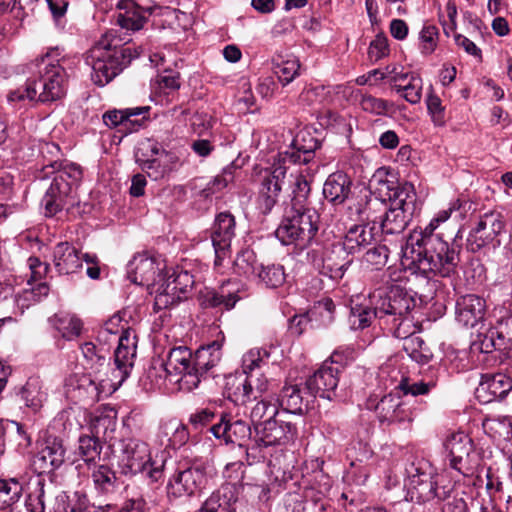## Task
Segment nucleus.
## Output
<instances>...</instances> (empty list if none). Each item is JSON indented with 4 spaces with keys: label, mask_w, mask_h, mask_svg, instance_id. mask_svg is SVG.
I'll return each instance as SVG.
<instances>
[{
    "label": "nucleus",
    "mask_w": 512,
    "mask_h": 512,
    "mask_svg": "<svg viewBox=\"0 0 512 512\" xmlns=\"http://www.w3.org/2000/svg\"><path fill=\"white\" fill-rule=\"evenodd\" d=\"M444 446L450 458L462 457L473 452L471 438L463 432L452 433L447 437Z\"/></svg>",
    "instance_id": "a18cd8bd"
},
{
    "label": "nucleus",
    "mask_w": 512,
    "mask_h": 512,
    "mask_svg": "<svg viewBox=\"0 0 512 512\" xmlns=\"http://www.w3.org/2000/svg\"><path fill=\"white\" fill-rule=\"evenodd\" d=\"M320 216L316 209L286 207L282 221L275 231L283 245L295 244L304 247L315 237L319 229Z\"/></svg>",
    "instance_id": "9d476101"
},
{
    "label": "nucleus",
    "mask_w": 512,
    "mask_h": 512,
    "mask_svg": "<svg viewBox=\"0 0 512 512\" xmlns=\"http://www.w3.org/2000/svg\"><path fill=\"white\" fill-rule=\"evenodd\" d=\"M257 278L267 288L280 287L286 279L284 267L280 264L260 265Z\"/></svg>",
    "instance_id": "09e8293b"
},
{
    "label": "nucleus",
    "mask_w": 512,
    "mask_h": 512,
    "mask_svg": "<svg viewBox=\"0 0 512 512\" xmlns=\"http://www.w3.org/2000/svg\"><path fill=\"white\" fill-rule=\"evenodd\" d=\"M225 394L236 405H245L253 400L251 386L243 373L229 375L226 378Z\"/></svg>",
    "instance_id": "c9c22d12"
},
{
    "label": "nucleus",
    "mask_w": 512,
    "mask_h": 512,
    "mask_svg": "<svg viewBox=\"0 0 512 512\" xmlns=\"http://www.w3.org/2000/svg\"><path fill=\"white\" fill-rule=\"evenodd\" d=\"M310 190V184L306 177L301 173L295 175L292 185V198L288 207H294L298 209H313L309 206L308 202Z\"/></svg>",
    "instance_id": "de8ad7c7"
},
{
    "label": "nucleus",
    "mask_w": 512,
    "mask_h": 512,
    "mask_svg": "<svg viewBox=\"0 0 512 512\" xmlns=\"http://www.w3.org/2000/svg\"><path fill=\"white\" fill-rule=\"evenodd\" d=\"M303 401L304 398L298 385H285L279 394L276 404L278 408H282L286 413L302 414Z\"/></svg>",
    "instance_id": "58836bf2"
},
{
    "label": "nucleus",
    "mask_w": 512,
    "mask_h": 512,
    "mask_svg": "<svg viewBox=\"0 0 512 512\" xmlns=\"http://www.w3.org/2000/svg\"><path fill=\"white\" fill-rule=\"evenodd\" d=\"M270 352L265 348L251 349L244 354L242 359L243 374L256 373L258 369L268 364Z\"/></svg>",
    "instance_id": "4d7b16f0"
},
{
    "label": "nucleus",
    "mask_w": 512,
    "mask_h": 512,
    "mask_svg": "<svg viewBox=\"0 0 512 512\" xmlns=\"http://www.w3.org/2000/svg\"><path fill=\"white\" fill-rule=\"evenodd\" d=\"M320 146L321 142L310 131L302 130L297 133L290 147L279 154V161L283 164H307Z\"/></svg>",
    "instance_id": "b1692460"
},
{
    "label": "nucleus",
    "mask_w": 512,
    "mask_h": 512,
    "mask_svg": "<svg viewBox=\"0 0 512 512\" xmlns=\"http://www.w3.org/2000/svg\"><path fill=\"white\" fill-rule=\"evenodd\" d=\"M50 167L54 170L55 176L42 198V205L46 215L54 216L73 198V191L82 179V169L75 163L56 161Z\"/></svg>",
    "instance_id": "1a4fd4ad"
},
{
    "label": "nucleus",
    "mask_w": 512,
    "mask_h": 512,
    "mask_svg": "<svg viewBox=\"0 0 512 512\" xmlns=\"http://www.w3.org/2000/svg\"><path fill=\"white\" fill-rule=\"evenodd\" d=\"M234 270L237 274L245 277L257 276L259 266L255 253L249 249L239 252L234 260Z\"/></svg>",
    "instance_id": "bf43d9fd"
},
{
    "label": "nucleus",
    "mask_w": 512,
    "mask_h": 512,
    "mask_svg": "<svg viewBox=\"0 0 512 512\" xmlns=\"http://www.w3.org/2000/svg\"><path fill=\"white\" fill-rule=\"evenodd\" d=\"M459 253V246L448 243L442 237H432L426 240L424 247L402 255L401 265L406 271L428 279L434 276L451 277L457 271Z\"/></svg>",
    "instance_id": "20e7f679"
},
{
    "label": "nucleus",
    "mask_w": 512,
    "mask_h": 512,
    "mask_svg": "<svg viewBox=\"0 0 512 512\" xmlns=\"http://www.w3.org/2000/svg\"><path fill=\"white\" fill-rule=\"evenodd\" d=\"M512 390V379L504 373L485 374L476 388V397L481 403L501 400Z\"/></svg>",
    "instance_id": "bb28decb"
},
{
    "label": "nucleus",
    "mask_w": 512,
    "mask_h": 512,
    "mask_svg": "<svg viewBox=\"0 0 512 512\" xmlns=\"http://www.w3.org/2000/svg\"><path fill=\"white\" fill-rule=\"evenodd\" d=\"M16 395L32 412L40 411L47 401L48 393L44 387L43 381L39 377H30L26 383L21 386Z\"/></svg>",
    "instance_id": "72a5a7b5"
},
{
    "label": "nucleus",
    "mask_w": 512,
    "mask_h": 512,
    "mask_svg": "<svg viewBox=\"0 0 512 512\" xmlns=\"http://www.w3.org/2000/svg\"><path fill=\"white\" fill-rule=\"evenodd\" d=\"M439 226L438 223H436L433 218L428 223V225L421 230L420 232L414 231L412 232L405 244L401 247L402 255L406 254V252H413L415 250H419L420 248L424 247V243L427 239L432 237H441L439 234L435 233V230Z\"/></svg>",
    "instance_id": "49530a36"
},
{
    "label": "nucleus",
    "mask_w": 512,
    "mask_h": 512,
    "mask_svg": "<svg viewBox=\"0 0 512 512\" xmlns=\"http://www.w3.org/2000/svg\"><path fill=\"white\" fill-rule=\"evenodd\" d=\"M486 302L477 295L461 296L456 302V320L465 327H476L484 321Z\"/></svg>",
    "instance_id": "cd10ccee"
},
{
    "label": "nucleus",
    "mask_w": 512,
    "mask_h": 512,
    "mask_svg": "<svg viewBox=\"0 0 512 512\" xmlns=\"http://www.w3.org/2000/svg\"><path fill=\"white\" fill-rule=\"evenodd\" d=\"M505 230V221L499 212H486L479 217L474 227L470 230L466 245L473 253L486 247L497 248L501 245L499 236Z\"/></svg>",
    "instance_id": "2eb2a0df"
},
{
    "label": "nucleus",
    "mask_w": 512,
    "mask_h": 512,
    "mask_svg": "<svg viewBox=\"0 0 512 512\" xmlns=\"http://www.w3.org/2000/svg\"><path fill=\"white\" fill-rule=\"evenodd\" d=\"M380 322L385 325L388 331L395 338L402 339L404 342L411 337H418V335H415V326L409 315L391 318Z\"/></svg>",
    "instance_id": "c03bdc74"
},
{
    "label": "nucleus",
    "mask_w": 512,
    "mask_h": 512,
    "mask_svg": "<svg viewBox=\"0 0 512 512\" xmlns=\"http://www.w3.org/2000/svg\"><path fill=\"white\" fill-rule=\"evenodd\" d=\"M426 106L428 114L436 127H443L446 124V111L442 105V101L433 92L429 93L426 98Z\"/></svg>",
    "instance_id": "69168bd1"
},
{
    "label": "nucleus",
    "mask_w": 512,
    "mask_h": 512,
    "mask_svg": "<svg viewBox=\"0 0 512 512\" xmlns=\"http://www.w3.org/2000/svg\"><path fill=\"white\" fill-rule=\"evenodd\" d=\"M286 170V166L283 163H279L270 169H265L262 173L258 203L259 208L264 214L271 212L277 203L282 183L286 176Z\"/></svg>",
    "instance_id": "aec40b11"
},
{
    "label": "nucleus",
    "mask_w": 512,
    "mask_h": 512,
    "mask_svg": "<svg viewBox=\"0 0 512 512\" xmlns=\"http://www.w3.org/2000/svg\"><path fill=\"white\" fill-rule=\"evenodd\" d=\"M162 146L153 139H144L140 141L135 150V160L140 165L148 163L157 156H167V152L161 148Z\"/></svg>",
    "instance_id": "5fc2aeb1"
},
{
    "label": "nucleus",
    "mask_w": 512,
    "mask_h": 512,
    "mask_svg": "<svg viewBox=\"0 0 512 512\" xmlns=\"http://www.w3.org/2000/svg\"><path fill=\"white\" fill-rule=\"evenodd\" d=\"M257 440L264 446L287 444L295 440L297 428L294 424L275 418L256 424Z\"/></svg>",
    "instance_id": "5701e85b"
},
{
    "label": "nucleus",
    "mask_w": 512,
    "mask_h": 512,
    "mask_svg": "<svg viewBox=\"0 0 512 512\" xmlns=\"http://www.w3.org/2000/svg\"><path fill=\"white\" fill-rule=\"evenodd\" d=\"M160 9L153 1L144 4L143 0H120L114 22L124 36L117 35V30L111 29L89 50L86 63L92 68V80L98 86H105L116 77L131 61L139 56V51L131 46L130 32L143 28L149 15Z\"/></svg>",
    "instance_id": "f257e3e1"
},
{
    "label": "nucleus",
    "mask_w": 512,
    "mask_h": 512,
    "mask_svg": "<svg viewBox=\"0 0 512 512\" xmlns=\"http://www.w3.org/2000/svg\"><path fill=\"white\" fill-rule=\"evenodd\" d=\"M239 489L235 484L225 483L203 502V512H237Z\"/></svg>",
    "instance_id": "c85d7f7f"
},
{
    "label": "nucleus",
    "mask_w": 512,
    "mask_h": 512,
    "mask_svg": "<svg viewBox=\"0 0 512 512\" xmlns=\"http://www.w3.org/2000/svg\"><path fill=\"white\" fill-rule=\"evenodd\" d=\"M164 268L165 265L157 258L147 253L137 254L127 264V277L136 285L149 287L161 278Z\"/></svg>",
    "instance_id": "412c9836"
},
{
    "label": "nucleus",
    "mask_w": 512,
    "mask_h": 512,
    "mask_svg": "<svg viewBox=\"0 0 512 512\" xmlns=\"http://www.w3.org/2000/svg\"><path fill=\"white\" fill-rule=\"evenodd\" d=\"M377 177L370 181V190L360 191L357 195H353L347 203V215L352 221L365 223H379L383 213L387 210V197H381L375 193L377 183L371 185Z\"/></svg>",
    "instance_id": "4468645a"
},
{
    "label": "nucleus",
    "mask_w": 512,
    "mask_h": 512,
    "mask_svg": "<svg viewBox=\"0 0 512 512\" xmlns=\"http://www.w3.org/2000/svg\"><path fill=\"white\" fill-rule=\"evenodd\" d=\"M240 300L238 288L230 281L224 282L218 289L206 291L201 298V305L204 308H218L220 310H231Z\"/></svg>",
    "instance_id": "c756f323"
},
{
    "label": "nucleus",
    "mask_w": 512,
    "mask_h": 512,
    "mask_svg": "<svg viewBox=\"0 0 512 512\" xmlns=\"http://www.w3.org/2000/svg\"><path fill=\"white\" fill-rule=\"evenodd\" d=\"M300 62L297 58H290L275 62L273 65V73L279 82L286 86L300 75Z\"/></svg>",
    "instance_id": "603ef678"
},
{
    "label": "nucleus",
    "mask_w": 512,
    "mask_h": 512,
    "mask_svg": "<svg viewBox=\"0 0 512 512\" xmlns=\"http://www.w3.org/2000/svg\"><path fill=\"white\" fill-rule=\"evenodd\" d=\"M159 372H164L165 379L176 384L181 391L191 392L199 385V378L194 373L193 353L186 346L172 348L165 361L149 368L147 377L151 381L155 379V384L160 386L157 379Z\"/></svg>",
    "instance_id": "6e6552de"
},
{
    "label": "nucleus",
    "mask_w": 512,
    "mask_h": 512,
    "mask_svg": "<svg viewBox=\"0 0 512 512\" xmlns=\"http://www.w3.org/2000/svg\"><path fill=\"white\" fill-rule=\"evenodd\" d=\"M167 156H157L148 163L141 166V169L146 172L149 178L152 180L163 179L171 171L170 166L167 164Z\"/></svg>",
    "instance_id": "338daca9"
},
{
    "label": "nucleus",
    "mask_w": 512,
    "mask_h": 512,
    "mask_svg": "<svg viewBox=\"0 0 512 512\" xmlns=\"http://www.w3.org/2000/svg\"><path fill=\"white\" fill-rule=\"evenodd\" d=\"M372 228L363 224H355L349 228L344 239L338 243L351 255L360 252L373 241Z\"/></svg>",
    "instance_id": "f704fd0d"
},
{
    "label": "nucleus",
    "mask_w": 512,
    "mask_h": 512,
    "mask_svg": "<svg viewBox=\"0 0 512 512\" xmlns=\"http://www.w3.org/2000/svg\"><path fill=\"white\" fill-rule=\"evenodd\" d=\"M493 328L495 335L500 339L498 345H505L509 355L512 347V315L501 318Z\"/></svg>",
    "instance_id": "774afa93"
},
{
    "label": "nucleus",
    "mask_w": 512,
    "mask_h": 512,
    "mask_svg": "<svg viewBox=\"0 0 512 512\" xmlns=\"http://www.w3.org/2000/svg\"><path fill=\"white\" fill-rule=\"evenodd\" d=\"M370 298L376 301L380 321L409 315L415 307L413 297L399 286H391L388 290L378 289Z\"/></svg>",
    "instance_id": "dca6fc26"
},
{
    "label": "nucleus",
    "mask_w": 512,
    "mask_h": 512,
    "mask_svg": "<svg viewBox=\"0 0 512 512\" xmlns=\"http://www.w3.org/2000/svg\"><path fill=\"white\" fill-rule=\"evenodd\" d=\"M50 321L62 334V337L67 340H72L81 333L82 322L74 315L66 313L55 314Z\"/></svg>",
    "instance_id": "37998d69"
},
{
    "label": "nucleus",
    "mask_w": 512,
    "mask_h": 512,
    "mask_svg": "<svg viewBox=\"0 0 512 512\" xmlns=\"http://www.w3.org/2000/svg\"><path fill=\"white\" fill-rule=\"evenodd\" d=\"M375 412L378 420L388 425L410 423L414 419V412L408 399H405L398 391L383 396L375 406Z\"/></svg>",
    "instance_id": "f3484780"
},
{
    "label": "nucleus",
    "mask_w": 512,
    "mask_h": 512,
    "mask_svg": "<svg viewBox=\"0 0 512 512\" xmlns=\"http://www.w3.org/2000/svg\"><path fill=\"white\" fill-rule=\"evenodd\" d=\"M498 343H500V339L495 335L494 328L491 327L486 332L478 333L477 339L472 344V348L486 354L494 350H499L507 355L506 346H500Z\"/></svg>",
    "instance_id": "13d9d810"
},
{
    "label": "nucleus",
    "mask_w": 512,
    "mask_h": 512,
    "mask_svg": "<svg viewBox=\"0 0 512 512\" xmlns=\"http://www.w3.org/2000/svg\"><path fill=\"white\" fill-rule=\"evenodd\" d=\"M375 193L387 197V210L384 211L380 227L384 234H400L421 210L413 184L409 182L395 183L387 179H375Z\"/></svg>",
    "instance_id": "39448f33"
},
{
    "label": "nucleus",
    "mask_w": 512,
    "mask_h": 512,
    "mask_svg": "<svg viewBox=\"0 0 512 512\" xmlns=\"http://www.w3.org/2000/svg\"><path fill=\"white\" fill-rule=\"evenodd\" d=\"M82 354L85 358V369L92 371L94 374H101L107 368V360L96 349L91 342H86L81 346Z\"/></svg>",
    "instance_id": "6e6d98bb"
},
{
    "label": "nucleus",
    "mask_w": 512,
    "mask_h": 512,
    "mask_svg": "<svg viewBox=\"0 0 512 512\" xmlns=\"http://www.w3.org/2000/svg\"><path fill=\"white\" fill-rule=\"evenodd\" d=\"M307 260L320 274L340 280L353 262V257L338 243L315 247L307 252Z\"/></svg>",
    "instance_id": "ddd939ff"
},
{
    "label": "nucleus",
    "mask_w": 512,
    "mask_h": 512,
    "mask_svg": "<svg viewBox=\"0 0 512 512\" xmlns=\"http://www.w3.org/2000/svg\"><path fill=\"white\" fill-rule=\"evenodd\" d=\"M194 373L199 378V383L206 373L216 367L222 358V343L213 341L200 347L193 353Z\"/></svg>",
    "instance_id": "2f4dec72"
},
{
    "label": "nucleus",
    "mask_w": 512,
    "mask_h": 512,
    "mask_svg": "<svg viewBox=\"0 0 512 512\" xmlns=\"http://www.w3.org/2000/svg\"><path fill=\"white\" fill-rule=\"evenodd\" d=\"M403 349L413 361L422 365L427 364L433 357L431 350L420 336L407 339Z\"/></svg>",
    "instance_id": "3c124183"
},
{
    "label": "nucleus",
    "mask_w": 512,
    "mask_h": 512,
    "mask_svg": "<svg viewBox=\"0 0 512 512\" xmlns=\"http://www.w3.org/2000/svg\"><path fill=\"white\" fill-rule=\"evenodd\" d=\"M209 466L206 463L180 462L167 484V493L175 498L191 497L205 488Z\"/></svg>",
    "instance_id": "9b49d317"
},
{
    "label": "nucleus",
    "mask_w": 512,
    "mask_h": 512,
    "mask_svg": "<svg viewBox=\"0 0 512 512\" xmlns=\"http://www.w3.org/2000/svg\"><path fill=\"white\" fill-rule=\"evenodd\" d=\"M137 341L134 331L125 330L118 339L114 353V368L108 378L92 371L75 375L69 382V393L78 400L97 402L114 393L129 377L136 357Z\"/></svg>",
    "instance_id": "f03ea898"
},
{
    "label": "nucleus",
    "mask_w": 512,
    "mask_h": 512,
    "mask_svg": "<svg viewBox=\"0 0 512 512\" xmlns=\"http://www.w3.org/2000/svg\"><path fill=\"white\" fill-rule=\"evenodd\" d=\"M233 172L234 167L232 165L225 167L221 174L215 176L203 189H201V196L208 198L226 188L234 179Z\"/></svg>",
    "instance_id": "680f3d73"
},
{
    "label": "nucleus",
    "mask_w": 512,
    "mask_h": 512,
    "mask_svg": "<svg viewBox=\"0 0 512 512\" xmlns=\"http://www.w3.org/2000/svg\"><path fill=\"white\" fill-rule=\"evenodd\" d=\"M83 254L68 242L58 243L53 250V263L59 274H71L82 268Z\"/></svg>",
    "instance_id": "7c9ffc66"
},
{
    "label": "nucleus",
    "mask_w": 512,
    "mask_h": 512,
    "mask_svg": "<svg viewBox=\"0 0 512 512\" xmlns=\"http://www.w3.org/2000/svg\"><path fill=\"white\" fill-rule=\"evenodd\" d=\"M65 458V449L62 441L53 438L46 441L45 446L33 457L32 467L37 473L36 476L50 473L59 468Z\"/></svg>",
    "instance_id": "a878e982"
},
{
    "label": "nucleus",
    "mask_w": 512,
    "mask_h": 512,
    "mask_svg": "<svg viewBox=\"0 0 512 512\" xmlns=\"http://www.w3.org/2000/svg\"><path fill=\"white\" fill-rule=\"evenodd\" d=\"M352 182L349 176L344 172H334L328 176L323 186V195L325 199L335 205L344 203L351 199Z\"/></svg>",
    "instance_id": "473e14b6"
},
{
    "label": "nucleus",
    "mask_w": 512,
    "mask_h": 512,
    "mask_svg": "<svg viewBox=\"0 0 512 512\" xmlns=\"http://www.w3.org/2000/svg\"><path fill=\"white\" fill-rule=\"evenodd\" d=\"M119 466L125 475L145 474L152 482L163 478L166 463L165 452L151 455L149 445L138 438H124L118 443Z\"/></svg>",
    "instance_id": "0eeeda50"
},
{
    "label": "nucleus",
    "mask_w": 512,
    "mask_h": 512,
    "mask_svg": "<svg viewBox=\"0 0 512 512\" xmlns=\"http://www.w3.org/2000/svg\"><path fill=\"white\" fill-rule=\"evenodd\" d=\"M342 354L345 355V359H349L352 357L353 349L346 348L342 352L340 349L335 350L330 360L324 361L320 368L306 380V389L312 396L319 395L328 400L335 398L340 366L343 363Z\"/></svg>",
    "instance_id": "f8f14e48"
},
{
    "label": "nucleus",
    "mask_w": 512,
    "mask_h": 512,
    "mask_svg": "<svg viewBox=\"0 0 512 512\" xmlns=\"http://www.w3.org/2000/svg\"><path fill=\"white\" fill-rule=\"evenodd\" d=\"M90 472V477L93 481L94 487L101 493H108L115 488L116 474L106 464H99L98 462L87 467Z\"/></svg>",
    "instance_id": "4c0bfd02"
},
{
    "label": "nucleus",
    "mask_w": 512,
    "mask_h": 512,
    "mask_svg": "<svg viewBox=\"0 0 512 512\" xmlns=\"http://www.w3.org/2000/svg\"><path fill=\"white\" fill-rule=\"evenodd\" d=\"M406 486L411 499L419 502L444 501L451 497L455 485L444 473H437L425 459H416L406 467Z\"/></svg>",
    "instance_id": "423d86ee"
},
{
    "label": "nucleus",
    "mask_w": 512,
    "mask_h": 512,
    "mask_svg": "<svg viewBox=\"0 0 512 512\" xmlns=\"http://www.w3.org/2000/svg\"><path fill=\"white\" fill-rule=\"evenodd\" d=\"M45 479L34 476L29 481V494L26 500V508L29 512H44L47 495Z\"/></svg>",
    "instance_id": "a19ab883"
},
{
    "label": "nucleus",
    "mask_w": 512,
    "mask_h": 512,
    "mask_svg": "<svg viewBox=\"0 0 512 512\" xmlns=\"http://www.w3.org/2000/svg\"><path fill=\"white\" fill-rule=\"evenodd\" d=\"M49 292L47 282H26V287L16 294L15 301L18 307L26 309L46 298Z\"/></svg>",
    "instance_id": "e433bc0d"
},
{
    "label": "nucleus",
    "mask_w": 512,
    "mask_h": 512,
    "mask_svg": "<svg viewBox=\"0 0 512 512\" xmlns=\"http://www.w3.org/2000/svg\"><path fill=\"white\" fill-rule=\"evenodd\" d=\"M116 423L109 417H97L93 423L95 434L82 435L78 440L77 454L83 460L86 467L97 463L100 460L102 443L99 440L101 430L105 436L107 430L114 431Z\"/></svg>",
    "instance_id": "6ab92c4d"
},
{
    "label": "nucleus",
    "mask_w": 512,
    "mask_h": 512,
    "mask_svg": "<svg viewBox=\"0 0 512 512\" xmlns=\"http://www.w3.org/2000/svg\"><path fill=\"white\" fill-rule=\"evenodd\" d=\"M235 218L229 212H221L216 216L211 235L215 252V267H220L230 256L231 241L235 236Z\"/></svg>",
    "instance_id": "a211bd4d"
},
{
    "label": "nucleus",
    "mask_w": 512,
    "mask_h": 512,
    "mask_svg": "<svg viewBox=\"0 0 512 512\" xmlns=\"http://www.w3.org/2000/svg\"><path fill=\"white\" fill-rule=\"evenodd\" d=\"M371 300L372 307L362 304H356L351 307L349 322L353 329H364L370 326L374 318L380 320V311L376 309V301Z\"/></svg>",
    "instance_id": "79ce46f5"
},
{
    "label": "nucleus",
    "mask_w": 512,
    "mask_h": 512,
    "mask_svg": "<svg viewBox=\"0 0 512 512\" xmlns=\"http://www.w3.org/2000/svg\"><path fill=\"white\" fill-rule=\"evenodd\" d=\"M58 47L50 48L45 54L37 57L28 65L30 72L39 74L37 81L28 79L24 86L11 90L7 100L11 104L38 100L52 102L62 98L66 93L67 73L64 67L65 58Z\"/></svg>",
    "instance_id": "7ed1b4c3"
},
{
    "label": "nucleus",
    "mask_w": 512,
    "mask_h": 512,
    "mask_svg": "<svg viewBox=\"0 0 512 512\" xmlns=\"http://www.w3.org/2000/svg\"><path fill=\"white\" fill-rule=\"evenodd\" d=\"M209 431L215 438L223 440L225 444L242 446L251 437V427L243 420L230 421L227 415L221 414L219 421L212 424Z\"/></svg>",
    "instance_id": "393cba45"
},
{
    "label": "nucleus",
    "mask_w": 512,
    "mask_h": 512,
    "mask_svg": "<svg viewBox=\"0 0 512 512\" xmlns=\"http://www.w3.org/2000/svg\"><path fill=\"white\" fill-rule=\"evenodd\" d=\"M423 81L420 76L412 74L405 83L396 84L395 90L410 104H418L422 97Z\"/></svg>",
    "instance_id": "864d4df0"
},
{
    "label": "nucleus",
    "mask_w": 512,
    "mask_h": 512,
    "mask_svg": "<svg viewBox=\"0 0 512 512\" xmlns=\"http://www.w3.org/2000/svg\"><path fill=\"white\" fill-rule=\"evenodd\" d=\"M23 492L22 483L16 478L0 480V510L16 503Z\"/></svg>",
    "instance_id": "8fccbe9b"
},
{
    "label": "nucleus",
    "mask_w": 512,
    "mask_h": 512,
    "mask_svg": "<svg viewBox=\"0 0 512 512\" xmlns=\"http://www.w3.org/2000/svg\"><path fill=\"white\" fill-rule=\"evenodd\" d=\"M482 427L492 438L503 440L512 438V421L507 416L488 415L484 418Z\"/></svg>",
    "instance_id": "ea45409f"
},
{
    "label": "nucleus",
    "mask_w": 512,
    "mask_h": 512,
    "mask_svg": "<svg viewBox=\"0 0 512 512\" xmlns=\"http://www.w3.org/2000/svg\"><path fill=\"white\" fill-rule=\"evenodd\" d=\"M279 413L278 405L271 401L261 398L251 409L250 419L256 429V424L263 423L264 420H269L277 417Z\"/></svg>",
    "instance_id": "052dcab7"
},
{
    "label": "nucleus",
    "mask_w": 512,
    "mask_h": 512,
    "mask_svg": "<svg viewBox=\"0 0 512 512\" xmlns=\"http://www.w3.org/2000/svg\"><path fill=\"white\" fill-rule=\"evenodd\" d=\"M150 110V106L110 110L104 113L103 122L109 128L119 126L121 132H136L149 118Z\"/></svg>",
    "instance_id": "4be33fe9"
},
{
    "label": "nucleus",
    "mask_w": 512,
    "mask_h": 512,
    "mask_svg": "<svg viewBox=\"0 0 512 512\" xmlns=\"http://www.w3.org/2000/svg\"><path fill=\"white\" fill-rule=\"evenodd\" d=\"M164 282L168 285V291H174L181 296L186 294L194 284L193 276L187 271L174 272Z\"/></svg>",
    "instance_id": "0e129e2a"
},
{
    "label": "nucleus",
    "mask_w": 512,
    "mask_h": 512,
    "mask_svg": "<svg viewBox=\"0 0 512 512\" xmlns=\"http://www.w3.org/2000/svg\"><path fill=\"white\" fill-rule=\"evenodd\" d=\"M435 385V381L432 380L428 382L421 380L410 383L407 378L401 377V380L395 389L401 391L403 393L402 396L407 399L408 395L418 396L427 394L433 387H435Z\"/></svg>",
    "instance_id": "e2e57ef3"
}]
</instances>
